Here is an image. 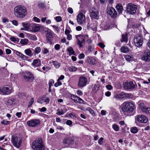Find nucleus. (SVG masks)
I'll use <instances>...</instances> for the list:
<instances>
[{
  "instance_id": "22",
  "label": "nucleus",
  "mask_w": 150,
  "mask_h": 150,
  "mask_svg": "<svg viewBox=\"0 0 150 150\" xmlns=\"http://www.w3.org/2000/svg\"><path fill=\"white\" fill-rule=\"evenodd\" d=\"M18 139L17 138H12L11 141L13 145L15 147L19 148L21 144V141L20 140L18 142Z\"/></svg>"
},
{
  "instance_id": "21",
  "label": "nucleus",
  "mask_w": 150,
  "mask_h": 150,
  "mask_svg": "<svg viewBox=\"0 0 150 150\" xmlns=\"http://www.w3.org/2000/svg\"><path fill=\"white\" fill-rule=\"evenodd\" d=\"M50 101V99L45 97H42L37 100V102L41 104L44 102L46 104H48L49 103Z\"/></svg>"
},
{
  "instance_id": "4",
  "label": "nucleus",
  "mask_w": 150,
  "mask_h": 150,
  "mask_svg": "<svg viewBox=\"0 0 150 150\" xmlns=\"http://www.w3.org/2000/svg\"><path fill=\"white\" fill-rule=\"evenodd\" d=\"M137 9V5L131 3H129L127 5L125 11L127 13L133 15L136 13Z\"/></svg>"
},
{
  "instance_id": "41",
  "label": "nucleus",
  "mask_w": 150,
  "mask_h": 150,
  "mask_svg": "<svg viewBox=\"0 0 150 150\" xmlns=\"http://www.w3.org/2000/svg\"><path fill=\"white\" fill-rule=\"evenodd\" d=\"M22 26L25 28L26 30H29V26L30 24L27 23H22Z\"/></svg>"
},
{
  "instance_id": "24",
  "label": "nucleus",
  "mask_w": 150,
  "mask_h": 150,
  "mask_svg": "<svg viewBox=\"0 0 150 150\" xmlns=\"http://www.w3.org/2000/svg\"><path fill=\"white\" fill-rule=\"evenodd\" d=\"M17 100L16 98L11 97L7 101V104L8 105H12L16 104Z\"/></svg>"
},
{
  "instance_id": "42",
  "label": "nucleus",
  "mask_w": 150,
  "mask_h": 150,
  "mask_svg": "<svg viewBox=\"0 0 150 150\" xmlns=\"http://www.w3.org/2000/svg\"><path fill=\"white\" fill-rule=\"evenodd\" d=\"M10 40L12 42H18L19 39L18 38H16L14 37H11L10 38Z\"/></svg>"
},
{
  "instance_id": "29",
  "label": "nucleus",
  "mask_w": 150,
  "mask_h": 150,
  "mask_svg": "<svg viewBox=\"0 0 150 150\" xmlns=\"http://www.w3.org/2000/svg\"><path fill=\"white\" fill-rule=\"evenodd\" d=\"M24 52L29 57H31L33 55V54L32 53V51L30 48L25 50L24 51Z\"/></svg>"
},
{
  "instance_id": "33",
  "label": "nucleus",
  "mask_w": 150,
  "mask_h": 150,
  "mask_svg": "<svg viewBox=\"0 0 150 150\" xmlns=\"http://www.w3.org/2000/svg\"><path fill=\"white\" fill-rule=\"evenodd\" d=\"M57 111V112L56 113V114L58 115H63L67 112L66 110H64L62 109H58Z\"/></svg>"
},
{
  "instance_id": "52",
  "label": "nucleus",
  "mask_w": 150,
  "mask_h": 150,
  "mask_svg": "<svg viewBox=\"0 0 150 150\" xmlns=\"http://www.w3.org/2000/svg\"><path fill=\"white\" fill-rule=\"evenodd\" d=\"M85 55L83 53L80 54L78 56V57L79 59H82L84 58Z\"/></svg>"
},
{
  "instance_id": "11",
  "label": "nucleus",
  "mask_w": 150,
  "mask_h": 150,
  "mask_svg": "<svg viewBox=\"0 0 150 150\" xmlns=\"http://www.w3.org/2000/svg\"><path fill=\"white\" fill-rule=\"evenodd\" d=\"M40 27L39 25L36 24H30L29 30L33 32H36L39 31L40 29Z\"/></svg>"
},
{
  "instance_id": "64",
  "label": "nucleus",
  "mask_w": 150,
  "mask_h": 150,
  "mask_svg": "<svg viewBox=\"0 0 150 150\" xmlns=\"http://www.w3.org/2000/svg\"><path fill=\"white\" fill-rule=\"evenodd\" d=\"M68 12L72 14L73 13V10L71 8H69L68 9Z\"/></svg>"
},
{
  "instance_id": "9",
  "label": "nucleus",
  "mask_w": 150,
  "mask_h": 150,
  "mask_svg": "<svg viewBox=\"0 0 150 150\" xmlns=\"http://www.w3.org/2000/svg\"><path fill=\"white\" fill-rule=\"evenodd\" d=\"M87 82L86 77L83 76H81L79 78L77 86L79 87L83 88L86 85Z\"/></svg>"
},
{
  "instance_id": "44",
  "label": "nucleus",
  "mask_w": 150,
  "mask_h": 150,
  "mask_svg": "<svg viewBox=\"0 0 150 150\" xmlns=\"http://www.w3.org/2000/svg\"><path fill=\"white\" fill-rule=\"evenodd\" d=\"M130 131L131 132L133 133H136L138 131L137 128L136 127L132 128L131 129Z\"/></svg>"
},
{
  "instance_id": "51",
  "label": "nucleus",
  "mask_w": 150,
  "mask_h": 150,
  "mask_svg": "<svg viewBox=\"0 0 150 150\" xmlns=\"http://www.w3.org/2000/svg\"><path fill=\"white\" fill-rule=\"evenodd\" d=\"M104 140V139L103 137H101L98 140V143L99 144L101 145L103 143V141Z\"/></svg>"
},
{
  "instance_id": "62",
  "label": "nucleus",
  "mask_w": 150,
  "mask_h": 150,
  "mask_svg": "<svg viewBox=\"0 0 150 150\" xmlns=\"http://www.w3.org/2000/svg\"><path fill=\"white\" fill-rule=\"evenodd\" d=\"M111 94V92L110 91H108L106 92L105 93V95L108 97L110 96Z\"/></svg>"
},
{
  "instance_id": "6",
  "label": "nucleus",
  "mask_w": 150,
  "mask_h": 150,
  "mask_svg": "<svg viewBox=\"0 0 150 150\" xmlns=\"http://www.w3.org/2000/svg\"><path fill=\"white\" fill-rule=\"evenodd\" d=\"M75 37L76 39L77 44L80 47H82L85 42V36L83 35H76Z\"/></svg>"
},
{
  "instance_id": "27",
  "label": "nucleus",
  "mask_w": 150,
  "mask_h": 150,
  "mask_svg": "<svg viewBox=\"0 0 150 150\" xmlns=\"http://www.w3.org/2000/svg\"><path fill=\"white\" fill-rule=\"evenodd\" d=\"M117 10V11L119 13H122V12L123 7L120 4H117L116 6L115 7Z\"/></svg>"
},
{
  "instance_id": "26",
  "label": "nucleus",
  "mask_w": 150,
  "mask_h": 150,
  "mask_svg": "<svg viewBox=\"0 0 150 150\" xmlns=\"http://www.w3.org/2000/svg\"><path fill=\"white\" fill-rule=\"evenodd\" d=\"M124 93L122 92L119 94H115L114 96V98L116 100H118L120 98H124Z\"/></svg>"
},
{
  "instance_id": "43",
  "label": "nucleus",
  "mask_w": 150,
  "mask_h": 150,
  "mask_svg": "<svg viewBox=\"0 0 150 150\" xmlns=\"http://www.w3.org/2000/svg\"><path fill=\"white\" fill-rule=\"evenodd\" d=\"M77 69V68L74 66H72L69 68V70L71 72H75Z\"/></svg>"
},
{
  "instance_id": "7",
  "label": "nucleus",
  "mask_w": 150,
  "mask_h": 150,
  "mask_svg": "<svg viewBox=\"0 0 150 150\" xmlns=\"http://www.w3.org/2000/svg\"><path fill=\"white\" fill-rule=\"evenodd\" d=\"M40 123V120L38 119H32L27 122V125L29 127H35L38 126Z\"/></svg>"
},
{
  "instance_id": "30",
  "label": "nucleus",
  "mask_w": 150,
  "mask_h": 150,
  "mask_svg": "<svg viewBox=\"0 0 150 150\" xmlns=\"http://www.w3.org/2000/svg\"><path fill=\"white\" fill-rule=\"evenodd\" d=\"M142 112H144L148 115L150 114V108L148 107H143L142 108Z\"/></svg>"
},
{
  "instance_id": "58",
  "label": "nucleus",
  "mask_w": 150,
  "mask_h": 150,
  "mask_svg": "<svg viewBox=\"0 0 150 150\" xmlns=\"http://www.w3.org/2000/svg\"><path fill=\"white\" fill-rule=\"evenodd\" d=\"M98 45L99 46L102 48H103L105 46L104 44L102 42L99 43Z\"/></svg>"
},
{
  "instance_id": "53",
  "label": "nucleus",
  "mask_w": 150,
  "mask_h": 150,
  "mask_svg": "<svg viewBox=\"0 0 150 150\" xmlns=\"http://www.w3.org/2000/svg\"><path fill=\"white\" fill-rule=\"evenodd\" d=\"M54 81L53 80H50L49 83V86H52L54 84Z\"/></svg>"
},
{
  "instance_id": "35",
  "label": "nucleus",
  "mask_w": 150,
  "mask_h": 150,
  "mask_svg": "<svg viewBox=\"0 0 150 150\" xmlns=\"http://www.w3.org/2000/svg\"><path fill=\"white\" fill-rule=\"evenodd\" d=\"M127 36L126 35H122V38L120 39V41L122 42H127Z\"/></svg>"
},
{
  "instance_id": "60",
  "label": "nucleus",
  "mask_w": 150,
  "mask_h": 150,
  "mask_svg": "<svg viewBox=\"0 0 150 150\" xmlns=\"http://www.w3.org/2000/svg\"><path fill=\"white\" fill-rule=\"evenodd\" d=\"M106 88L109 90H111L112 88V86L110 85H108L106 86Z\"/></svg>"
},
{
  "instance_id": "5",
  "label": "nucleus",
  "mask_w": 150,
  "mask_h": 150,
  "mask_svg": "<svg viewBox=\"0 0 150 150\" xmlns=\"http://www.w3.org/2000/svg\"><path fill=\"white\" fill-rule=\"evenodd\" d=\"M106 11L107 14L112 18H115L117 16V12L115 8L109 6H107Z\"/></svg>"
},
{
  "instance_id": "49",
  "label": "nucleus",
  "mask_w": 150,
  "mask_h": 150,
  "mask_svg": "<svg viewBox=\"0 0 150 150\" xmlns=\"http://www.w3.org/2000/svg\"><path fill=\"white\" fill-rule=\"evenodd\" d=\"M34 101V98H32L30 101L29 102V105H28V107H30L31 105L33 103Z\"/></svg>"
},
{
  "instance_id": "28",
  "label": "nucleus",
  "mask_w": 150,
  "mask_h": 150,
  "mask_svg": "<svg viewBox=\"0 0 150 150\" xmlns=\"http://www.w3.org/2000/svg\"><path fill=\"white\" fill-rule=\"evenodd\" d=\"M27 36L29 39L31 40H37V38L35 35L27 33Z\"/></svg>"
},
{
  "instance_id": "46",
  "label": "nucleus",
  "mask_w": 150,
  "mask_h": 150,
  "mask_svg": "<svg viewBox=\"0 0 150 150\" xmlns=\"http://www.w3.org/2000/svg\"><path fill=\"white\" fill-rule=\"evenodd\" d=\"M86 110L88 111L92 115H94V111L90 108H88L86 109Z\"/></svg>"
},
{
  "instance_id": "38",
  "label": "nucleus",
  "mask_w": 150,
  "mask_h": 150,
  "mask_svg": "<svg viewBox=\"0 0 150 150\" xmlns=\"http://www.w3.org/2000/svg\"><path fill=\"white\" fill-rule=\"evenodd\" d=\"M121 51L122 52L125 53L128 52L129 51V49L127 47H122L121 48Z\"/></svg>"
},
{
  "instance_id": "14",
  "label": "nucleus",
  "mask_w": 150,
  "mask_h": 150,
  "mask_svg": "<svg viewBox=\"0 0 150 150\" xmlns=\"http://www.w3.org/2000/svg\"><path fill=\"white\" fill-rule=\"evenodd\" d=\"M71 98L72 100L76 103L80 104L83 103L84 100L77 96L72 94L71 96Z\"/></svg>"
},
{
  "instance_id": "40",
  "label": "nucleus",
  "mask_w": 150,
  "mask_h": 150,
  "mask_svg": "<svg viewBox=\"0 0 150 150\" xmlns=\"http://www.w3.org/2000/svg\"><path fill=\"white\" fill-rule=\"evenodd\" d=\"M112 128L115 131H118L119 130V127L118 126L115 124L112 125Z\"/></svg>"
},
{
  "instance_id": "61",
  "label": "nucleus",
  "mask_w": 150,
  "mask_h": 150,
  "mask_svg": "<svg viewBox=\"0 0 150 150\" xmlns=\"http://www.w3.org/2000/svg\"><path fill=\"white\" fill-rule=\"evenodd\" d=\"M12 23L14 25L17 26L18 25V22L17 21L15 20H13L12 21Z\"/></svg>"
},
{
  "instance_id": "13",
  "label": "nucleus",
  "mask_w": 150,
  "mask_h": 150,
  "mask_svg": "<svg viewBox=\"0 0 150 150\" xmlns=\"http://www.w3.org/2000/svg\"><path fill=\"white\" fill-rule=\"evenodd\" d=\"M11 93L10 88L4 87L1 88L0 87V94L2 95H8Z\"/></svg>"
},
{
  "instance_id": "37",
  "label": "nucleus",
  "mask_w": 150,
  "mask_h": 150,
  "mask_svg": "<svg viewBox=\"0 0 150 150\" xmlns=\"http://www.w3.org/2000/svg\"><path fill=\"white\" fill-rule=\"evenodd\" d=\"M28 42V40L26 38L22 39L20 41V43L23 45L27 44Z\"/></svg>"
},
{
  "instance_id": "47",
  "label": "nucleus",
  "mask_w": 150,
  "mask_h": 150,
  "mask_svg": "<svg viewBox=\"0 0 150 150\" xmlns=\"http://www.w3.org/2000/svg\"><path fill=\"white\" fill-rule=\"evenodd\" d=\"M42 53L43 54H49V50L47 48L43 47L42 50Z\"/></svg>"
},
{
  "instance_id": "10",
  "label": "nucleus",
  "mask_w": 150,
  "mask_h": 150,
  "mask_svg": "<svg viewBox=\"0 0 150 150\" xmlns=\"http://www.w3.org/2000/svg\"><path fill=\"white\" fill-rule=\"evenodd\" d=\"M74 137H68L66 138L63 141V143L65 146L69 147L74 144Z\"/></svg>"
},
{
  "instance_id": "18",
  "label": "nucleus",
  "mask_w": 150,
  "mask_h": 150,
  "mask_svg": "<svg viewBox=\"0 0 150 150\" xmlns=\"http://www.w3.org/2000/svg\"><path fill=\"white\" fill-rule=\"evenodd\" d=\"M142 40L140 36L136 37L134 39V42L136 46L137 47L141 46L142 44Z\"/></svg>"
},
{
  "instance_id": "19",
  "label": "nucleus",
  "mask_w": 150,
  "mask_h": 150,
  "mask_svg": "<svg viewBox=\"0 0 150 150\" xmlns=\"http://www.w3.org/2000/svg\"><path fill=\"white\" fill-rule=\"evenodd\" d=\"M142 58L146 62H149L150 60V51L145 52L143 54Z\"/></svg>"
},
{
  "instance_id": "23",
  "label": "nucleus",
  "mask_w": 150,
  "mask_h": 150,
  "mask_svg": "<svg viewBox=\"0 0 150 150\" xmlns=\"http://www.w3.org/2000/svg\"><path fill=\"white\" fill-rule=\"evenodd\" d=\"M41 60L39 59H34L31 64L34 67H40L41 65Z\"/></svg>"
},
{
  "instance_id": "56",
  "label": "nucleus",
  "mask_w": 150,
  "mask_h": 150,
  "mask_svg": "<svg viewBox=\"0 0 150 150\" xmlns=\"http://www.w3.org/2000/svg\"><path fill=\"white\" fill-rule=\"evenodd\" d=\"M60 48V45L59 44L56 45L54 46V48L56 50H58Z\"/></svg>"
},
{
  "instance_id": "32",
  "label": "nucleus",
  "mask_w": 150,
  "mask_h": 150,
  "mask_svg": "<svg viewBox=\"0 0 150 150\" xmlns=\"http://www.w3.org/2000/svg\"><path fill=\"white\" fill-rule=\"evenodd\" d=\"M88 62L90 64L93 65L96 63V59L93 57H89L88 59Z\"/></svg>"
},
{
  "instance_id": "1",
  "label": "nucleus",
  "mask_w": 150,
  "mask_h": 150,
  "mask_svg": "<svg viewBox=\"0 0 150 150\" xmlns=\"http://www.w3.org/2000/svg\"><path fill=\"white\" fill-rule=\"evenodd\" d=\"M14 13L17 17L23 18L27 14V10L26 8L23 6L20 5L16 6L14 8Z\"/></svg>"
},
{
  "instance_id": "20",
  "label": "nucleus",
  "mask_w": 150,
  "mask_h": 150,
  "mask_svg": "<svg viewBox=\"0 0 150 150\" xmlns=\"http://www.w3.org/2000/svg\"><path fill=\"white\" fill-rule=\"evenodd\" d=\"M137 120L139 122L145 123L148 121V119L145 116L142 115H139L137 118Z\"/></svg>"
},
{
  "instance_id": "39",
  "label": "nucleus",
  "mask_w": 150,
  "mask_h": 150,
  "mask_svg": "<svg viewBox=\"0 0 150 150\" xmlns=\"http://www.w3.org/2000/svg\"><path fill=\"white\" fill-rule=\"evenodd\" d=\"M125 57L127 61L129 62L133 60V57L131 55H126L125 56Z\"/></svg>"
},
{
  "instance_id": "3",
  "label": "nucleus",
  "mask_w": 150,
  "mask_h": 150,
  "mask_svg": "<svg viewBox=\"0 0 150 150\" xmlns=\"http://www.w3.org/2000/svg\"><path fill=\"white\" fill-rule=\"evenodd\" d=\"M121 109L124 112L130 113L134 110V105L131 102H124L122 105Z\"/></svg>"
},
{
  "instance_id": "63",
  "label": "nucleus",
  "mask_w": 150,
  "mask_h": 150,
  "mask_svg": "<svg viewBox=\"0 0 150 150\" xmlns=\"http://www.w3.org/2000/svg\"><path fill=\"white\" fill-rule=\"evenodd\" d=\"M6 52L7 54H10L11 52V51L10 50L7 49L6 50Z\"/></svg>"
},
{
  "instance_id": "12",
  "label": "nucleus",
  "mask_w": 150,
  "mask_h": 150,
  "mask_svg": "<svg viewBox=\"0 0 150 150\" xmlns=\"http://www.w3.org/2000/svg\"><path fill=\"white\" fill-rule=\"evenodd\" d=\"M45 32L47 42L50 44L52 42V40L53 38V32L50 29L46 31Z\"/></svg>"
},
{
  "instance_id": "54",
  "label": "nucleus",
  "mask_w": 150,
  "mask_h": 150,
  "mask_svg": "<svg viewBox=\"0 0 150 150\" xmlns=\"http://www.w3.org/2000/svg\"><path fill=\"white\" fill-rule=\"evenodd\" d=\"M77 94L80 96H81L83 95L82 92L80 90H78L76 92Z\"/></svg>"
},
{
  "instance_id": "15",
  "label": "nucleus",
  "mask_w": 150,
  "mask_h": 150,
  "mask_svg": "<svg viewBox=\"0 0 150 150\" xmlns=\"http://www.w3.org/2000/svg\"><path fill=\"white\" fill-rule=\"evenodd\" d=\"M86 18L85 16L82 13H80L78 14L77 21L78 23L81 24L85 22Z\"/></svg>"
},
{
  "instance_id": "48",
  "label": "nucleus",
  "mask_w": 150,
  "mask_h": 150,
  "mask_svg": "<svg viewBox=\"0 0 150 150\" xmlns=\"http://www.w3.org/2000/svg\"><path fill=\"white\" fill-rule=\"evenodd\" d=\"M10 122L9 121H6L5 120H3L1 122V124L5 125H8L10 124Z\"/></svg>"
},
{
  "instance_id": "8",
  "label": "nucleus",
  "mask_w": 150,
  "mask_h": 150,
  "mask_svg": "<svg viewBox=\"0 0 150 150\" xmlns=\"http://www.w3.org/2000/svg\"><path fill=\"white\" fill-rule=\"evenodd\" d=\"M89 15L92 19L98 18L99 12L95 7H93L89 10Z\"/></svg>"
},
{
  "instance_id": "57",
  "label": "nucleus",
  "mask_w": 150,
  "mask_h": 150,
  "mask_svg": "<svg viewBox=\"0 0 150 150\" xmlns=\"http://www.w3.org/2000/svg\"><path fill=\"white\" fill-rule=\"evenodd\" d=\"M72 122L70 120H67L66 122V124L69 125H71L72 124Z\"/></svg>"
},
{
  "instance_id": "45",
  "label": "nucleus",
  "mask_w": 150,
  "mask_h": 150,
  "mask_svg": "<svg viewBox=\"0 0 150 150\" xmlns=\"http://www.w3.org/2000/svg\"><path fill=\"white\" fill-rule=\"evenodd\" d=\"M52 63L56 68H58L60 65V63L56 61H53Z\"/></svg>"
},
{
  "instance_id": "31",
  "label": "nucleus",
  "mask_w": 150,
  "mask_h": 150,
  "mask_svg": "<svg viewBox=\"0 0 150 150\" xmlns=\"http://www.w3.org/2000/svg\"><path fill=\"white\" fill-rule=\"evenodd\" d=\"M33 51V54L35 56L39 54L41 51V48L40 47H36Z\"/></svg>"
},
{
  "instance_id": "36",
  "label": "nucleus",
  "mask_w": 150,
  "mask_h": 150,
  "mask_svg": "<svg viewBox=\"0 0 150 150\" xmlns=\"http://www.w3.org/2000/svg\"><path fill=\"white\" fill-rule=\"evenodd\" d=\"M124 94L125 99H130L133 98V95L132 94L124 93Z\"/></svg>"
},
{
  "instance_id": "55",
  "label": "nucleus",
  "mask_w": 150,
  "mask_h": 150,
  "mask_svg": "<svg viewBox=\"0 0 150 150\" xmlns=\"http://www.w3.org/2000/svg\"><path fill=\"white\" fill-rule=\"evenodd\" d=\"M55 20L57 22H60L62 20V18L61 16H58L55 18Z\"/></svg>"
},
{
  "instance_id": "59",
  "label": "nucleus",
  "mask_w": 150,
  "mask_h": 150,
  "mask_svg": "<svg viewBox=\"0 0 150 150\" xmlns=\"http://www.w3.org/2000/svg\"><path fill=\"white\" fill-rule=\"evenodd\" d=\"M33 19L34 20L37 22H40V20L38 18L34 17L33 18Z\"/></svg>"
},
{
  "instance_id": "25",
  "label": "nucleus",
  "mask_w": 150,
  "mask_h": 150,
  "mask_svg": "<svg viewBox=\"0 0 150 150\" xmlns=\"http://www.w3.org/2000/svg\"><path fill=\"white\" fill-rule=\"evenodd\" d=\"M16 54L18 56H19L23 59L27 61H29V59L28 57L23 54L20 52H19L18 51H17L16 52Z\"/></svg>"
},
{
  "instance_id": "2",
  "label": "nucleus",
  "mask_w": 150,
  "mask_h": 150,
  "mask_svg": "<svg viewBox=\"0 0 150 150\" xmlns=\"http://www.w3.org/2000/svg\"><path fill=\"white\" fill-rule=\"evenodd\" d=\"M32 148L33 150H45V146L41 138H37L32 143Z\"/></svg>"
},
{
  "instance_id": "16",
  "label": "nucleus",
  "mask_w": 150,
  "mask_h": 150,
  "mask_svg": "<svg viewBox=\"0 0 150 150\" xmlns=\"http://www.w3.org/2000/svg\"><path fill=\"white\" fill-rule=\"evenodd\" d=\"M23 77L26 80L31 81L34 79L33 75L30 72H25L24 74Z\"/></svg>"
},
{
  "instance_id": "17",
  "label": "nucleus",
  "mask_w": 150,
  "mask_h": 150,
  "mask_svg": "<svg viewBox=\"0 0 150 150\" xmlns=\"http://www.w3.org/2000/svg\"><path fill=\"white\" fill-rule=\"evenodd\" d=\"M135 82H133L132 81H130L129 83L125 82L123 84L124 87L126 89H131L135 88V85L134 83Z\"/></svg>"
},
{
  "instance_id": "34",
  "label": "nucleus",
  "mask_w": 150,
  "mask_h": 150,
  "mask_svg": "<svg viewBox=\"0 0 150 150\" xmlns=\"http://www.w3.org/2000/svg\"><path fill=\"white\" fill-rule=\"evenodd\" d=\"M67 50L69 53V55H75V52L73 48L71 47H69L67 49Z\"/></svg>"
},
{
  "instance_id": "50",
  "label": "nucleus",
  "mask_w": 150,
  "mask_h": 150,
  "mask_svg": "<svg viewBox=\"0 0 150 150\" xmlns=\"http://www.w3.org/2000/svg\"><path fill=\"white\" fill-rule=\"evenodd\" d=\"M62 84V83L60 81H59L58 80H57V82L55 83L54 86L55 87H57L59 86H60Z\"/></svg>"
}]
</instances>
